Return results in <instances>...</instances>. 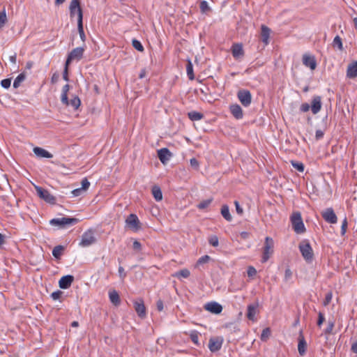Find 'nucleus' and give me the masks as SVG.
<instances>
[{
    "mask_svg": "<svg viewBox=\"0 0 357 357\" xmlns=\"http://www.w3.org/2000/svg\"><path fill=\"white\" fill-rule=\"evenodd\" d=\"M83 192H84V190L81 188H79L73 190L72 191V194L73 195L74 197H78V196L81 195Z\"/></svg>",
    "mask_w": 357,
    "mask_h": 357,
    "instance_id": "e2e57ef3",
    "label": "nucleus"
},
{
    "mask_svg": "<svg viewBox=\"0 0 357 357\" xmlns=\"http://www.w3.org/2000/svg\"><path fill=\"white\" fill-rule=\"evenodd\" d=\"M118 271H119V277L121 279H124L126 276V273L124 271V268L122 266H119Z\"/></svg>",
    "mask_w": 357,
    "mask_h": 357,
    "instance_id": "69168bd1",
    "label": "nucleus"
},
{
    "mask_svg": "<svg viewBox=\"0 0 357 357\" xmlns=\"http://www.w3.org/2000/svg\"><path fill=\"white\" fill-rule=\"evenodd\" d=\"M89 185H90V183L88 181V179L86 178H83L82 181V187H81V188L84 191H85V190H86L89 188Z\"/></svg>",
    "mask_w": 357,
    "mask_h": 357,
    "instance_id": "603ef678",
    "label": "nucleus"
},
{
    "mask_svg": "<svg viewBox=\"0 0 357 357\" xmlns=\"http://www.w3.org/2000/svg\"><path fill=\"white\" fill-rule=\"evenodd\" d=\"M152 195L154 199L157 201H161L162 199V193L160 188L158 185H154L151 189Z\"/></svg>",
    "mask_w": 357,
    "mask_h": 357,
    "instance_id": "bb28decb",
    "label": "nucleus"
},
{
    "mask_svg": "<svg viewBox=\"0 0 357 357\" xmlns=\"http://www.w3.org/2000/svg\"><path fill=\"white\" fill-rule=\"evenodd\" d=\"M324 135V131L321 130H317L315 132V138L317 140H319L323 138Z\"/></svg>",
    "mask_w": 357,
    "mask_h": 357,
    "instance_id": "680f3d73",
    "label": "nucleus"
},
{
    "mask_svg": "<svg viewBox=\"0 0 357 357\" xmlns=\"http://www.w3.org/2000/svg\"><path fill=\"white\" fill-rule=\"evenodd\" d=\"M211 259V258L210 256H208L207 255H204L198 259V261H197L196 266H197L206 264V263L208 262Z\"/></svg>",
    "mask_w": 357,
    "mask_h": 357,
    "instance_id": "79ce46f5",
    "label": "nucleus"
},
{
    "mask_svg": "<svg viewBox=\"0 0 357 357\" xmlns=\"http://www.w3.org/2000/svg\"><path fill=\"white\" fill-rule=\"evenodd\" d=\"M247 273L248 277H254L257 274V270L253 266H249L247 270Z\"/></svg>",
    "mask_w": 357,
    "mask_h": 357,
    "instance_id": "09e8293b",
    "label": "nucleus"
},
{
    "mask_svg": "<svg viewBox=\"0 0 357 357\" xmlns=\"http://www.w3.org/2000/svg\"><path fill=\"white\" fill-rule=\"evenodd\" d=\"M298 351L301 356H304L306 353L307 349V342L305 340L303 331H300L298 335Z\"/></svg>",
    "mask_w": 357,
    "mask_h": 357,
    "instance_id": "dca6fc26",
    "label": "nucleus"
},
{
    "mask_svg": "<svg viewBox=\"0 0 357 357\" xmlns=\"http://www.w3.org/2000/svg\"><path fill=\"white\" fill-rule=\"evenodd\" d=\"M109 298L110 302L115 306H118L121 303V299L119 293L115 290H110L109 291Z\"/></svg>",
    "mask_w": 357,
    "mask_h": 357,
    "instance_id": "a878e982",
    "label": "nucleus"
},
{
    "mask_svg": "<svg viewBox=\"0 0 357 357\" xmlns=\"http://www.w3.org/2000/svg\"><path fill=\"white\" fill-rule=\"evenodd\" d=\"M258 307V303L250 304L247 307V317L249 320L255 321V314L257 313V309Z\"/></svg>",
    "mask_w": 357,
    "mask_h": 357,
    "instance_id": "393cba45",
    "label": "nucleus"
},
{
    "mask_svg": "<svg viewBox=\"0 0 357 357\" xmlns=\"http://www.w3.org/2000/svg\"><path fill=\"white\" fill-rule=\"evenodd\" d=\"M323 218L328 223L335 224L337 221V218L332 208H328L321 212Z\"/></svg>",
    "mask_w": 357,
    "mask_h": 357,
    "instance_id": "f8f14e48",
    "label": "nucleus"
},
{
    "mask_svg": "<svg viewBox=\"0 0 357 357\" xmlns=\"http://www.w3.org/2000/svg\"><path fill=\"white\" fill-rule=\"evenodd\" d=\"M59 73H54L51 78L52 83L54 84V83L57 82V81L59 80Z\"/></svg>",
    "mask_w": 357,
    "mask_h": 357,
    "instance_id": "774afa93",
    "label": "nucleus"
},
{
    "mask_svg": "<svg viewBox=\"0 0 357 357\" xmlns=\"http://www.w3.org/2000/svg\"><path fill=\"white\" fill-rule=\"evenodd\" d=\"M25 79H26L25 73L23 72V73H20V75H18L17 77L14 80L13 87L15 89H17L20 86V84L25 80Z\"/></svg>",
    "mask_w": 357,
    "mask_h": 357,
    "instance_id": "7c9ffc66",
    "label": "nucleus"
},
{
    "mask_svg": "<svg viewBox=\"0 0 357 357\" xmlns=\"http://www.w3.org/2000/svg\"><path fill=\"white\" fill-rule=\"evenodd\" d=\"M64 250V247L63 245H56L54 248L53 250H52V255L56 258V259H59L62 255V252Z\"/></svg>",
    "mask_w": 357,
    "mask_h": 357,
    "instance_id": "2f4dec72",
    "label": "nucleus"
},
{
    "mask_svg": "<svg viewBox=\"0 0 357 357\" xmlns=\"http://www.w3.org/2000/svg\"><path fill=\"white\" fill-rule=\"evenodd\" d=\"M273 240L271 237H266L265 238V243L264 246L263 248V255L261 258V262L265 263L266 262L271 255L273 252Z\"/></svg>",
    "mask_w": 357,
    "mask_h": 357,
    "instance_id": "39448f33",
    "label": "nucleus"
},
{
    "mask_svg": "<svg viewBox=\"0 0 357 357\" xmlns=\"http://www.w3.org/2000/svg\"><path fill=\"white\" fill-rule=\"evenodd\" d=\"M303 63L306 67H309L312 70L317 68V61L314 56L304 54L303 56Z\"/></svg>",
    "mask_w": 357,
    "mask_h": 357,
    "instance_id": "6ab92c4d",
    "label": "nucleus"
},
{
    "mask_svg": "<svg viewBox=\"0 0 357 357\" xmlns=\"http://www.w3.org/2000/svg\"><path fill=\"white\" fill-rule=\"evenodd\" d=\"M190 273L189 270L184 268V269L180 270L179 271L176 272L173 275V276L176 277L178 278H187L190 276Z\"/></svg>",
    "mask_w": 357,
    "mask_h": 357,
    "instance_id": "473e14b6",
    "label": "nucleus"
},
{
    "mask_svg": "<svg viewBox=\"0 0 357 357\" xmlns=\"http://www.w3.org/2000/svg\"><path fill=\"white\" fill-rule=\"evenodd\" d=\"M96 242V238L94 236L93 231L89 229L82 234L79 245L82 247H89Z\"/></svg>",
    "mask_w": 357,
    "mask_h": 357,
    "instance_id": "6e6552de",
    "label": "nucleus"
},
{
    "mask_svg": "<svg viewBox=\"0 0 357 357\" xmlns=\"http://www.w3.org/2000/svg\"><path fill=\"white\" fill-rule=\"evenodd\" d=\"M310 108H311L310 105L307 103H303L300 107V111L302 112H307L309 111Z\"/></svg>",
    "mask_w": 357,
    "mask_h": 357,
    "instance_id": "6e6d98bb",
    "label": "nucleus"
},
{
    "mask_svg": "<svg viewBox=\"0 0 357 357\" xmlns=\"http://www.w3.org/2000/svg\"><path fill=\"white\" fill-rule=\"evenodd\" d=\"M199 8L201 12L203 13H206L211 10L206 1H202L200 2Z\"/></svg>",
    "mask_w": 357,
    "mask_h": 357,
    "instance_id": "58836bf2",
    "label": "nucleus"
},
{
    "mask_svg": "<svg viewBox=\"0 0 357 357\" xmlns=\"http://www.w3.org/2000/svg\"><path fill=\"white\" fill-rule=\"evenodd\" d=\"M200 334L197 331H193L190 334V337L192 342L197 346H199L200 344L199 342V336Z\"/></svg>",
    "mask_w": 357,
    "mask_h": 357,
    "instance_id": "72a5a7b5",
    "label": "nucleus"
},
{
    "mask_svg": "<svg viewBox=\"0 0 357 357\" xmlns=\"http://www.w3.org/2000/svg\"><path fill=\"white\" fill-rule=\"evenodd\" d=\"M237 98L242 105L245 107L250 105L252 100L250 91L247 89H240L237 92Z\"/></svg>",
    "mask_w": 357,
    "mask_h": 357,
    "instance_id": "0eeeda50",
    "label": "nucleus"
},
{
    "mask_svg": "<svg viewBox=\"0 0 357 357\" xmlns=\"http://www.w3.org/2000/svg\"><path fill=\"white\" fill-rule=\"evenodd\" d=\"M299 250L307 262H311L314 257V252L307 240L302 241L298 245Z\"/></svg>",
    "mask_w": 357,
    "mask_h": 357,
    "instance_id": "7ed1b4c3",
    "label": "nucleus"
},
{
    "mask_svg": "<svg viewBox=\"0 0 357 357\" xmlns=\"http://www.w3.org/2000/svg\"><path fill=\"white\" fill-rule=\"evenodd\" d=\"M126 224L128 227L134 231H138L141 228L139 220L134 213H131L127 217Z\"/></svg>",
    "mask_w": 357,
    "mask_h": 357,
    "instance_id": "1a4fd4ad",
    "label": "nucleus"
},
{
    "mask_svg": "<svg viewBox=\"0 0 357 357\" xmlns=\"http://www.w3.org/2000/svg\"><path fill=\"white\" fill-rule=\"evenodd\" d=\"M208 243L213 247H217L219 244L218 238L217 236L213 235L209 237Z\"/></svg>",
    "mask_w": 357,
    "mask_h": 357,
    "instance_id": "37998d69",
    "label": "nucleus"
},
{
    "mask_svg": "<svg viewBox=\"0 0 357 357\" xmlns=\"http://www.w3.org/2000/svg\"><path fill=\"white\" fill-rule=\"evenodd\" d=\"M84 49L79 47L73 49L68 55L66 63L70 65L73 60H80L83 56Z\"/></svg>",
    "mask_w": 357,
    "mask_h": 357,
    "instance_id": "9d476101",
    "label": "nucleus"
},
{
    "mask_svg": "<svg viewBox=\"0 0 357 357\" xmlns=\"http://www.w3.org/2000/svg\"><path fill=\"white\" fill-rule=\"evenodd\" d=\"M133 47L139 52H143L144 50V47L141 42L137 39H133L132 41Z\"/></svg>",
    "mask_w": 357,
    "mask_h": 357,
    "instance_id": "f704fd0d",
    "label": "nucleus"
},
{
    "mask_svg": "<svg viewBox=\"0 0 357 357\" xmlns=\"http://www.w3.org/2000/svg\"><path fill=\"white\" fill-rule=\"evenodd\" d=\"M292 275V273L289 268H287L284 273V279L288 280Z\"/></svg>",
    "mask_w": 357,
    "mask_h": 357,
    "instance_id": "338daca9",
    "label": "nucleus"
},
{
    "mask_svg": "<svg viewBox=\"0 0 357 357\" xmlns=\"http://www.w3.org/2000/svg\"><path fill=\"white\" fill-rule=\"evenodd\" d=\"M221 214L222 217L227 221L230 222L232 220V217L229 213V208L227 205H223L221 208Z\"/></svg>",
    "mask_w": 357,
    "mask_h": 357,
    "instance_id": "c85d7f7f",
    "label": "nucleus"
},
{
    "mask_svg": "<svg viewBox=\"0 0 357 357\" xmlns=\"http://www.w3.org/2000/svg\"><path fill=\"white\" fill-rule=\"evenodd\" d=\"M204 309L213 314H219L222 311V306L215 301H211L205 304Z\"/></svg>",
    "mask_w": 357,
    "mask_h": 357,
    "instance_id": "4468645a",
    "label": "nucleus"
},
{
    "mask_svg": "<svg viewBox=\"0 0 357 357\" xmlns=\"http://www.w3.org/2000/svg\"><path fill=\"white\" fill-rule=\"evenodd\" d=\"M70 17H74L75 14L77 15V29L80 38L83 42L86 40V36L83 28V11L80 5V1L72 0L69 6Z\"/></svg>",
    "mask_w": 357,
    "mask_h": 357,
    "instance_id": "f257e3e1",
    "label": "nucleus"
},
{
    "mask_svg": "<svg viewBox=\"0 0 357 357\" xmlns=\"http://www.w3.org/2000/svg\"><path fill=\"white\" fill-rule=\"evenodd\" d=\"M80 104V99L77 96L74 97L73 99L70 100V101H69V105L73 107L75 109H77L79 107Z\"/></svg>",
    "mask_w": 357,
    "mask_h": 357,
    "instance_id": "4c0bfd02",
    "label": "nucleus"
},
{
    "mask_svg": "<svg viewBox=\"0 0 357 357\" xmlns=\"http://www.w3.org/2000/svg\"><path fill=\"white\" fill-rule=\"evenodd\" d=\"M190 163L192 168H194L195 169H198L199 163L196 158H191L190 160Z\"/></svg>",
    "mask_w": 357,
    "mask_h": 357,
    "instance_id": "864d4df0",
    "label": "nucleus"
},
{
    "mask_svg": "<svg viewBox=\"0 0 357 357\" xmlns=\"http://www.w3.org/2000/svg\"><path fill=\"white\" fill-rule=\"evenodd\" d=\"M74 281V277L71 275H67L61 277L59 280V285L61 289H66L69 288Z\"/></svg>",
    "mask_w": 357,
    "mask_h": 357,
    "instance_id": "a211bd4d",
    "label": "nucleus"
},
{
    "mask_svg": "<svg viewBox=\"0 0 357 357\" xmlns=\"http://www.w3.org/2000/svg\"><path fill=\"white\" fill-rule=\"evenodd\" d=\"M134 308H135L137 315L140 318L144 319L146 317V307L144 303V301L142 299H140L138 301L134 302Z\"/></svg>",
    "mask_w": 357,
    "mask_h": 357,
    "instance_id": "2eb2a0df",
    "label": "nucleus"
},
{
    "mask_svg": "<svg viewBox=\"0 0 357 357\" xmlns=\"http://www.w3.org/2000/svg\"><path fill=\"white\" fill-rule=\"evenodd\" d=\"M186 71H187V75H188L189 79L193 80L195 79V75H194V72H193V66L190 59H188L187 61Z\"/></svg>",
    "mask_w": 357,
    "mask_h": 357,
    "instance_id": "c756f323",
    "label": "nucleus"
},
{
    "mask_svg": "<svg viewBox=\"0 0 357 357\" xmlns=\"http://www.w3.org/2000/svg\"><path fill=\"white\" fill-rule=\"evenodd\" d=\"M271 29L264 24H262L261 26V38L262 42L265 45H268L269 43V37L271 33Z\"/></svg>",
    "mask_w": 357,
    "mask_h": 357,
    "instance_id": "5701e85b",
    "label": "nucleus"
},
{
    "mask_svg": "<svg viewBox=\"0 0 357 357\" xmlns=\"http://www.w3.org/2000/svg\"><path fill=\"white\" fill-rule=\"evenodd\" d=\"M79 222V219L76 218L63 217L61 218H53L50 221V224L53 226H59L64 228L67 225H74Z\"/></svg>",
    "mask_w": 357,
    "mask_h": 357,
    "instance_id": "20e7f679",
    "label": "nucleus"
},
{
    "mask_svg": "<svg viewBox=\"0 0 357 357\" xmlns=\"http://www.w3.org/2000/svg\"><path fill=\"white\" fill-rule=\"evenodd\" d=\"M229 111L236 119H241L243 117V112L241 107L238 104H233L229 106Z\"/></svg>",
    "mask_w": 357,
    "mask_h": 357,
    "instance_id": "aec40b11",
    "label": "nucleus"
},
{
    "mask_svg": "<svg viewBox=\"0 0 357 357\" xmlns=\"http://www.w3.org/2000/svg\"><path fill=\"white\" fill-rule=\"evenodd\" d=\"M231 54L235 59H238L243 56L244 51L243 49V45L239 43L234 44L231 47Z\"/></svg>",
    "mask_w": 357,
    "mask_h": 357,
    "instance_id": "412c9836",
    "label": "nucleus"
},
{
    "mask_svg": "<svg viewBox=\"0 0 357 357\" xmlns=\"http://www.w3.org/2000/svg\"><path fill=\"white\" fill-rule=\"evenodd\" d=\"M333 47H337L338 48V50H342V49H343L342 42L341 38L339 36H336L335 37L333 42Z\"/></svg>",
    "mask_w": 357,
    "mask_h": 357,
    "instance_id": "c9c22d12",
    "label": "nucleus"
},
{
    "mask_svg": "<svg viewBox=\"0 0 357 357\" xmlns=\"http://www.w3.org/2000/svg\"><path fill=\"white\" fill-rule=\"evenodd\" d=\"M292 166L298 172H303L304 171V165L302 162H296L292 160L291 162Z\"/></svg>",
    "mask_w": 357,
    "mask_h": 357,
    "instance_id": "a19ab883",
    "label": "nucleus"
},
{
    "mask_svg": "<svg viewBox=\"0 0 357 357\" xmlns=\"http://www.w3.org/2000/svg\"><path fill=\"white\" fill-rule=\"evenodd\" d=\"M188 118L192 121H199L204 118V114L201 112H198L196 111H192L188 113Z\"/></svg>",
    "mask_w": 357,
    "mask_h": 357,
    "instance_id": "cd10ccee",
    "label": "nucleus"
},
{
    "mask_svg": "<svg viewBox=\"0 0 357 357\" xmlns=\"http://www.w3.org/2000/svg\"><path fill=\"white\" fill-rule=\"evenodd\" d=\"M7 22V17L5 9L0 12V29L3 27Z\"/></svg>",
    "mask_w": 357,
    "mask_h": 357,
    "instance_id": "e433bc0d",
    "label": "nucleus"
},
{
    "mask_svg": "<svg viewBox=\"0 0 357 357\" xmlns=\"http://www.w3.org/2000/svg\"><path fill=\"white\" fill-rule=\"evenodd\" d=\"M62 294H63V291H61L60 290H57V291H54V292L52 293L51 298L53 300H58V299H59L61 298Z\"/></svg>",
    "mask_w": 357,
    "mask_h": 357,
    "instance_id": "8fccbe9b",
    "label": "nucleus"
},
{
    "mask_svg": "<svg viewBox=\"0 0 357 357\" xmlns=\"http://www.w3.org/2000/svg\"><path fill=\"white\" fill-rule=\"evenodd\" d=\"M347 228V218H344V220L342 222V226H341V234L344 235L346 233Z\"/></svg>",
    "mask_w": 357,
    "mask_h": 357,
    "instance_id": "bf43d9fd",
    "label": "nucleus"
},
{
    "mask_svg": "<svg viewBox=\"0 0 357 357\" xmlns=\"http://www.w3.org/2000/svg\"><path fill=\"white\" fill-rule=\"evenodd\" d=\"M157 155L160 162L164 165L172 157V153L167 148H162L158 150Z\"/></svg>",
    "mask_w": 357,
    "mask_h": 357,
    "instance_id": "ddd939ff",
    "label": "nucleus"
},
{
    "mask_svg": "<svg viewBox=\"0 0 357 357\" xmlns=\"http://www.w3.org/2000/svg\"><path fill=\"white\" fill-rule=\"evenodd\" d=\"M347 77L350 79L357 77V61L349 64L347 70Z\"/></svg>",
    "mask_w": 357,
    "mask_h": 357,
    "instance_id": "4be33fe9",
    "label": "nucleus"
},
{
    "mask_svg": "<svg viewBox=\"0 0 357 357\" xmlns=\"http://www.w3.org/2000/svg\"><path fill=\"white\" fill-rule=\"evenodd\" d=\"M61 99L63 104L69 105V100L67 94H61Z\"/></svg>",
    "mask_w": 357,
    "mask_h": 357,
    "instance_id": "0e129e2a",
    "label": "nucleus"
},
{
    "mask_svg": "<svg viewBox=\"0 0 357 357\" xmlns=\"http://www.w3.org/2000/svg\"><path fill=\"white\" fill-rule=\"evenodd\" d=\"M156 308L159 312H161L164 309L163 301L161 299H159L156 302Z\"/></svg>",
    "mask_w": 357,
    "mask_h": 357,
    "instance_id": "052dcab7",
    "label": "nucleus"
},
{
    "mask_svg": "<svg viewBox=\"0 0 357 357\" xmlns=\"http://www.w3.org/2000/svg\"><path fill=\"white\" fill-rule=\"evenodd\" d=\"M321 97L319 96H314L311 102V110L314 114H317L321 109Z\"/></svg>",
    "mask_w": 357,
    "mask_h": 357,
    "instance_id": "f3484780",
    "label": "nucleus"
},
{
    "mask_svg": "<svg viewBox=\"0 0 357 357\" xmlns=\"http://www.w3.org/2000/svg\"><path fill=\"white\" fill-rule=\"evenodd\" d=\"M223 338L222 337H213L209 339L208 349L214 353L218 351L222 345Z\"/></svg>",
    "mask_w": 357,
    "mask_h": 357,
    "instance_id": "9b49d317",
    "label": "nucleus"
},
{
    "mask_svg": "<svg viewBox=\"0 0 357 357\" xmlns=\"http://www.w3.org/2000/svg\"><path fill=\"white\" fill-rule=\"evenodd\" d=\"M212 199H206V200H204L202 202H201L198 205H197V208L199 209H205L212 202Z\"/></svg>",
    "mask_w": 357,
    "mask_h": 357,
    "instance_id": "ea45409f",
    "label": "nucleus"
},
{
    "mask_svg": "<svg viewBox=\"0 0 357 357\" xmlns=\"http://www.w3.org/2000/svg\"><path fill=\"white\" fill-rule=\"evenodd\" d=\"M234 204H235L236 213L238 215H241L243 213V210L242 207L240 206L238 202V201H235L234 202Z\"/></svg>",
    "mask_w": 357,
    "mask_h": 357,
    "instance_id": "13d9d810",
    "label": "nucleus"
},
{
    "mask_svg": "<svg viewBox=\"0 0 357 357\" xmlns=\"http://www.w3.org/2000/svg\"><path fill=\"white\" fill-rule=\"evenodd\" d=\"M132 248L136 251H140L142 249V244L137 240H135L132 244Z\"/></svg>",
    "mask_w": 357,
    "mask_h": 357,
    "instance_id": "4d7b16f0",
    "label": "nucleus"
},
{
    "mask_svg": "<svg viewBox=\"0 0 357 357\" xmlns=\"http://www.w3.org/2000/svg\"><path fill=\"white\" fill-rule=\"evenodd\" d=\"M35 189L37 195L45 202L50 204H55L56 199L47 190H45L40 186L35 185Z\"/></svg>",
    "mask_w": 357,
    "mask_h": 357,
    "instance_id": "423d86ee",
    "label": "nucleus"
},
{
    "mask_svg": "<svg viewBox=\"0 0 357 357\" xmlns=\"http://www.w3.org/2000/svg\"><path fill=\"white\" fill-rule=\"evenodd\" d=\"M271 335V331L269 328H266L262 331V333L261 334V340L262 341H266L267 338Z\"/></svg>",
    "mask_w": 357,
    "mask_h": 357,
    "instance_id": "c03bdc74",
    "label": "nucleus"
},
{
    "mask_svg": "<svg viewBox=\"0 0 357 357\" xmlns=\"http://www.w3.org/2000/svg\"><path fill=\"white\" fill-rule=\"evenodd\" d=\"M33 151L36 155L40 158H52L53 157L52 153L40 147H34Z\"/></svg>",
    "mask_w": 357,
    "mask_h": 357,
    "instance_id": "b1692460",
    "label": "nucleus"
},
{
    "mask_svg": "<svg viewBox=\"0 0 357 357\" xmlns=\"http://www.w3.org/2000/svg\"><path fill=\"white\" fill-rule=\"evenodd\" d=\"M324 321H325V317H324V314L321 312H319L318 314V319H317V326L319 327H320Z\"/></svg>",
    "mask_w": 357,
    "mask_h": 357,
    "instance_id": "3c124183",
    "label": "nucleus"
},
{
    "mask_svg": "<svg viewBox=\"0 0 357 357\" xmlns=\"http://www.w3.org/2000/svg\"><path fill=\"white\" fill-rule=\"evenodd\" d=\"M331 299H332V293H331V292H328V293L326 295V297H325V299H324V301L323 305H324V306L328 305L331 303Z\"/></svg>",
    "mask_w": 357,
    "mask_h": 357,
    "instance_id": "5fc2aeb1",
    "label": "nucleus"
},
{
    "mask_svg": "<svg viewBox=\"0 0 357 357\" xmlns=\"http://www.w3.org/2000/svg\"><path fill=\"white\" fill-rule=\"evenodd\" d=\"M334 326H335V324H334L333 321H329L328 326L326 327V328L324 331L325 334L329 335V334L332 333Z\"/></svg>",
    "mask_w": 357,
    "mask_h": 357,
    "instance_id": "49530a36",
    "label": "nucleus"
},
{
    "mask_svg": "<svg viewBox=\"0 0 357 357\" xmlns=\"http://www.w3.org/2000/svg\"><path fill=\"white\" fill-rule=\"evenodd\" d=\"M11 79L7 78L1 81V86L4 89H8L10 86Z\"/></svg>",
    "mask_w": 357,
    "mask_h": 357,
    "instance_id": "a18cd8bd",
    "label": "nucleus"
},
{
    "mask_svg": "<svg viewBox=\"0 0 357 357\" xmlns=\"http://www.w3.org/2000/svg\"><path fill=\"white\" fill-rule=\"evenodd\" d=\"M68 66H69V65H67L66 63H65L64 69H63V79L66 82L69 81Z\"/></svg>",
    "mask_w": 357,
    "mask_h": 357,
    "instance_id": "de8ad7c7",
    "label": "nucleus"
},
{
    "mask_svg": "<svg viewBox=\"0 0 357 357\" xmlns=\"http://www.w3.org/2000/svg\"><path fill=\"white\" fill-rule=\"evenodd\" d=\"M290 219L292 227L296 234H303L305 231V227L300 212H294Z\"/></svg>",
    "mask_w": 357,
    "mask_h": 357,
    "instance_id": "f03ea898",
    "label": "nucleus"
}]
</instances>
